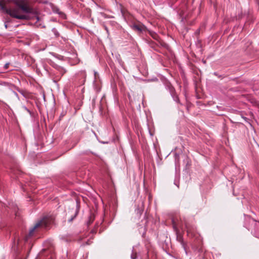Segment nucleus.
I'll return each mask as SVG.
<instances>
[{"instance_id":"nucleus-11","label":"nucleus","mask_w":259,"mask_h":259,"mask_svg":"<svg viewBox=\"0 0 259 259\" xmlns=\"http://www.w3.org/2000/svg\"><path fill=\"white\" fill-rule=\"evenodd\" d=\"M156 33H153V34H151V36L153 37V38L156 39Z\"/></svg>"},{"instance_id":"nucleus-5","label":"nucleus","mask_w":259,"mask_h":259,"mask_svg":"<svg viewBox=\"0 0 259 259\" xmlns=\"http://www.w3.org/2000/svg\"><path fill=\"white\" fill-rule=\"evenodd\" d=\"M177 239L179 240V241L181 243V245H182L184 249L186 250V244L183 240V238L181 236H178Z\"/></svg>"},{"instance_id":"nucleus-4","label":"nucleus","mask_w":259,"mask_h":259,"mask_svg":"<svg viewBox=\"0 0 259 259\" xmlns=\"http://www.w3.org/2000/svg\"><path fill=\"white\" fill-rule=\"evenodd\" d=\"M170 92H171V96H172V98L174 99V100L179 103L180 102V100H179V97L178 96L176 95V94L175 93V90L174 89H171L170 90Z\"/></svg>"},{"instance_id":"nucleus-14","label":"nucleus","mask_w":259,"mask_h":259,"mask_svg":"<svg viewBox=\"0 0 259 259\" xmlns=\"http://www.w3.org/2000/svg\"><path fill=\"white\" fill-rule=\"evenodd\" d=\"M187 232H188V233H189V230H188V229L187 230Z\"/></svg>"},{"instance_id":"nucleus-12","label":"nucleus","mask_w":259,"mask_h":259,"mask_svg":"<svg viewBox=\"0 0 259 259\" xmlns=\"http://www.w3.org/2000/svg\"><path fill=\"white\" fill-rule=\"evenodd\" d=\"M90 219H91V220L92 219V220H91V221H90V223H91L93 221V220H94V218L92 219V217H91Z\"/></svg>"},{"instance_id":"nucleus-9","label":"nucleus","mask_w":259,"mask_h":259,"mask_svg":"<svg viewBox=\"0 0 259 259\" xmlns=\"http://www.w3.org/2000/svg\"><path fill=\"white\" fill-rule=\"evenodd\" d=\"M17 208H17V206H16V207H15L14 208V211L15 212V215H16V216H18V215H19L18 212H17V211H16V209H17Z\"/></svg>"},{"instance_id":"nucleus-2","label":"nucleus","mask_w":259,"mask_h":259,"mask_svg":"<svg viewBox=\"0 0 259 259\" xmlns=\"http://www.w3.org/2000/svg\"><path fill=\"white\" fill-rule=\"evenodd\" d=\"M55 219V215L51 213L45 216L41 220L35 224V225L30 229L29 232V236L33 235L34 230L38 227H44L47 228L50 225L54 223Z\"/></svg>"},{"instance_id":"nucleus-13","label":"nucleus","mask_w":259,"mask_h":259,"mask_svg":"<svg viewBox=\"0 0 259 259\" xmlns=\"http://www.w3.org/2000/svg\"><path fill=\"white\" fill-rule=\"evenodd\" d=\"M5 27L7 28L8 27V25L6 24V23H5Z\"/></svg>"},{"instance_id":"nucleus-8","label":"nucleus","mask_w":259,"mask_h":259,"mask_svg":"<svg viewBox=\"0 0 259 259\" xmlns=\"http://www.w3.org/2000/svg\"><path fill=\"white\" fill-rule=\"evenodd\" d=\"M9 65H10V63H6V64L4 65V68L5 69H7L8 68V67H9Z\"/></svg>"},{"instance_id":"nucleus-7","label":"nucleus","mask_w":259,"mask_h":259,"mask_svg":"<svg viewBox=\"0 0 259 259\" xmlns=\"http://www.w3.org/2000/svg\"><path fill=\"white\" fill-rule=\"evenodd\" d=\"M59 71H60L61 73L63 75L64 73H65V70L62 68H60V69H59Z\"/></svg>"},{"instance_id":"nucleus-1","label":"nucleus","mask_w":259,"mask_h":259,"mask_svg":"<svg viewBox=\"0 0 259 259\" xmlns=\"http://www.w3.org/2000/svg\"><path fill=\"white\" fill-rule=\"evenodd\" d=\"M15 7L7 8L5 6V1L1 0V11L9 14L11 17L20 20H30L35 18L39 20L38 12L32 7L27 0H16Z\"/></svg>"},{"instance_id":"nucleus-6","label":"nucleus","mask_w":259,"mask_h":259,"mask_svg":"<svg viewBox=\"0 0 259 259\" xmlns=\"http://www.w3.org/2000/svg\"><path fill=\"white\" fill-rule=\"evenodd\" d=\"M137 258V254L136 253H133L131 254V258L132 259H136Z\"/></svg>"},{"instance_id":"nucleus-10","label":"nucleus","mask_w":259,"mask_h":259,"mask_svg":"<svg viewBox=\"0 0 259 259\" xmlns=\"http://www.w3.org/2000/svg\"><path fill=\"white\" fill-rule=\"evenodd\" d=\"M252 103L254 104L255 105L259 106V104H258L257 102L256 101H254L252 102Z\"/></svg>"},{"instance_id":"nucleus-3","label":"nucleus","mask_w":259,"mask_h":259,"mask_svg":"<svg viewBox=\"0 0 259 259\" xmlns=\"http://www.w3.org/2000/svg\"><path fill=\"white\" fill-rule=\"evenodd\" d=\"M132 27L134 30H136L140 32H142L146 29L145 26L141 24H134L133 25Z\"/></svg>"}]
</instances>
